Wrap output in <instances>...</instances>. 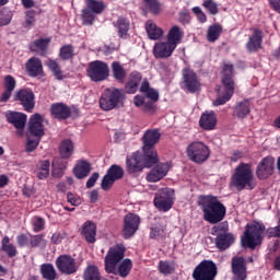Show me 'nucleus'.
Returning a JSON list of instances; mask_svg holds the SVG:
<instances>
[{
	"label": "nucleus",
	"mask_w": 280,
	"mask_h": 280,
	"mask_svg": "<svg viewBox=\"0 0 280 280\" xmlns=\"http://www.w3.org/2000/svg\"><path fill=\"white\" fill-rule=\"evenodd\" d=\"M183 89H186L188 93H198L202 89V83L194 71H185L183 73Z\"/></svg>",
	"instance_id": "18"
},
{
	"label": "nucleus",
	"mask_w": 280,
	"mask_h": 280,
	"mask_svg": "<svg viewBox=\"0 0 280 280\" xmlns=\"http://www.w3.org/2000/svg\"><path fill=\"white\" fill-rule=\"evenodd\" d=\"M153 205L159 211L167 213V211H170L174 205V199H172V192L170 191V188H163L158 194H155Z\"/></svg>",
	"instance_id": "14"
},
{
	"label": "nucleus",
	"mask_w": 280,
	"mask_h": 280,
	"mask_svg": "<svg viewBox=\"0 0 280 280\" xmlns=\"http://www.w3.org/2000/svg\"><path fill=\"white\" fill-rule=\"evenodd\" d=\"M198 206L203 213V220L209 224H219L226 218V206L220 201L218 196L201 195L198 197Z\"/></svg>",
	"instance_id": "2"
},
{
	"label": "nucleus",
	"mask_w": 280,
	"mask_h": 280,
	"mask_svg": "<svg viewBox=\"0 0 280 280\" xmlns=\"http://www.w3.org/2000/svg\"><path fill=\"white\" fill-rule=\"evenodd\" d=\"M144 3L145 10H148L154 16H159L162 12L161 2L159 0H142Z\"/></svg>",
	"instance_id": "45"
},
{
	"label": "nucleus",
	"mask_w": 280,
	"mask_h": 280,
	"mask_svg": "<svg viewBox=\"0 0 280 280\" xmlns=\"http://www.w3.org/2000/svg\"><path fill=\"white\" fill-rule=\"evenodd\" d=\"M126 100V94H124V90L119 89H107L100 98V106L102 110H113V108L117 107L119 102Z\"/></svg>",
	"instance_id": "9"
},
{
	"label": "nucleus",
	"mask_w": 280,
	"mask_h": 280,
	"mask_svg": "<svg viewBox=\"0 0 280 280\" xmlns=\"http://www.w3.org/2000/svg\"><path fill=\"white\" fill-rule=\"evenodd\" d=\"M121 178H124V167L113 164L103 177L101 187L104 191H108L115 185L116 180H121Z\"/></svg>",
	"instance_id": "12"
},
{
	"label": "nucleus",
	"mask_w": 280,
	"mask_h": 280,
	"mask_svg": "<svg viewBox=\"0 0 280 280\" xmlns=\"http://www.w3.org/2000/svg\"><path fill=\"white\" fill-rule=\"evenodd\" d=\"M140 158L144 164V167L148 170H150V167H154V165L159 164L160 161L159 151H156V148L142 147V153L140 152Z\"/></svg>",
	"instance_id": "21"
},
{
	"label": "nucleus",
	"mask_w": 280,
	"mask_h": 280,
	"mask_svg": "<svg viewBox=\"0 0 280 280\" xmlns=\"http://www.w3.org/2000/svg\"><path fill=\"white\" fill-rule=\"evenodd\" d=\"M266 234L268 240H272V237H280V225L275 228H268L266 230V224H264V222L261 221H254L253 223H247L241 242L245 248H250V250H255L257 246H261Z\"/></svg>",
	"instance_id": "1"
},
{
	"label": "nucleus",
	"mask_w": 280,
	"mask_h": 280,
	"mask_svg": "<svg viewBox=\"0 0 280 280\" xmlns=\"http://www.w3.org/2000/svg\"><path fill=\"white\" fill-rule=\"evenodd\" d=\"M83 280H102V276L97 266H88L83 272Z\"/></svg>",
	"instance_id": "41"
},
{
	"label": "nucleus",
	"mask_w": 280,
	"mask_h": 280,
	"mask_svg": "<svg viewBox=\"0 0 280 280\" xmlns=\"http://www.w3.org/2000/svg\"><path fill=\"white\" fill-rule=\"evenodd\" d=\"M75 57V48L71 44L63 45L59 50V58L61 60H73Z\"/></svg>",
	"instance_id": "44"
},
{
	"label": "nucleus",
	"mask_w": 280,
	"mask_h": 280,
	"mask_svg": "<svg viewBox=\"0 0 280 280\" xmlns=\"http://www.w3.org/2000/svg\"><path fill=\"white\" fill-rule=\"evenodd\" d=\"M50 113L54 119H69V106L65 103H55L50 107Z\"/></svg>",
	"instance_id": "33"
},
{
	"label": "nucleus",
	"mask_w": 280,
	"mask_h": 280,
	"mask_svg": "<svg viewBox=\"0 0 280 280\" xmlns=\"http://www.w3.org/2000/svg\"><path fill=\"white\" fill-rule=\"evenodd\" d=\"M175 268H174V264L167 261V260H161L159 262V271L162 275H172V272H174Z\"/></svg>",
	"instance_id": "54"
},
{
	"label": "nucleus",
	"mask_w": 280,
	"mask_h": 280,
	"mask_svg": "<svg viewBox=\"0 0 280 280\" xmlns=\"http://www.w3.org/2000/svg\"><path fill=\"white\" fill-rule=\"evenodd\" d=\"M100 179V173L95 172L91 175V177L86 182V188L91 189L92 187H95V184Z\"/></svg>",
	"instance_id": "60"
},
{
	"label": "nucleus",
	"mask_w": 280,
	"mask_h": 280,
	"mask_svg": "<svg viewBox=\"0 0 280 280\" xmlns=\"http://www.w3.org/2000/svg\"><path fill=\"white\" fill-rule=\"evenodd\" d=\"M28 132L37 139L45 137V127L43 126V116L40 114H34L31 116L28 121Z\"/></svg>",
	"instance_id": "20"
},
{
	"label": "nucleus",
	"mask_w": 280,
	"mask_h": 280,
	"mask_svg": "<svg viewBox=\"0 0 280 280\" xmlns=\"http://www.w3.org/2000/svg\"><path fill=\"white\" fill-rule=\"evenodd\" d=\"M40 273L43 279L46 280H56L57 277L56 268L52 264H43L40 266Z\"/></svg>",
	"instance_id": "43"
},
{
	"label": "nucleus",
	"mask_w": 280,
	"mask_h": 280,
	"mask_svg": "<svg viewBox=\"0 0 280 280\" xmlns=\"http://www.w3.org/2000/svg\"><path fill=\"white\" fill-rule=\"evenodd\" d=\"M186 154L189 161L196 163L197 165H202L207 163L211 156V149L202 141H194L186 148Z\"/></svg>",
	"instance_id": "4"
},
{
	"label": "nucleus",
	"mask_w": 280,
	"mask_h": 280,
	"mask_svg": "<svg viewBox=\"0 0 280 280\" xmlns=\"http://www.w3.org/2000/svg\"><path fill=\"white\" fill-rule=\"evenodd\" d=\"M145 170V164L141 160V152H133L126 158V171L128 174H139Z\"/></svg>",
	"instance_id": "19"
},
{
	"label": "nucleus",
	"mask_w": 280,
	"mask_h": 280,
	"mask_svg": "<svg viewBox=\"0 0 280 280\" xmlns=\"http://www.w3.org/2000/svg\"><path fill=\"white\" fill-rule=\"evenodd\" d=\"M232 280L248 279V260L243 256H234L231 260Z\"/></svg>",
	"instance_id": "11"
},
{
	"label": "nucleus",
	"mask_w": 280,
	"mask_h": 280,
	"mask_svg": "<svg viewBox=\"0 0 280 280\" xmlns=\"http://www.w3.org/2000/svg\"><path fill=\"white\" fill-rule=\"evenodd\" d=\"M49 43H51V38H38L30 44V50L34 52H39L40 56H47V51L49 49Z\"/></svg>",
	"instance_id": "30"
},
{
	"label": "nucleus",
	"mask_w": 280,
	"mask_h": 280,
	"mask_svg": "<svg viewBox=\"0 0 280 280\" xmlns=\"http://www.w3.org/2000/svg\"><path fill=\"white\" fill-rule=\"evenodd\" d=\"M3 86L4 91L0 96V102H8L16 89V80L12 75H5Z\"/></svg>",
	"instance_id": "32"
},
{
	"label": "nucleus",
	"mask_w": 280,
	"mask_h": 280,
	"mask_svg": "<svg viewBox=\"0 0 280 280\" xmlns=\"http://www.w3.org/2000/svg\"><path fill=\"white\" fill-rule=\"evenodd\" d=\"M28 246L31 248H45L47 246V240H45V234L32 235L28 241Z\"/></svg>",
	"instance_id": "47"
},
{
	"label": "nucleus",
	"mask_w": 280,
	"mask_h": 280,
	"mask_svg": "<svg viewBox=\"0 0 280 280\" xmlns=\"http://www.w3.org/2000/svg\"><path fill=\"white\" fill-rule=\"evenodd\" d=\"M81 235L88 244H95L97 241V225L93 221H86L81 228Z\"/></svg>",
	"instance_id": "24"
},
{
	"label": "nucleus",
	"mask_w": 280,
	"mask_h": 280,
	"mask_svg": "<svg viewBox=\"0 0 280 280\" xmlns=\"http://www.w3.org/2000/svg\"><path fill=\"white\" fill-rule=\"evenodd\" d=\"M170 167H172V162H158L147 175L148 183H159V180H163L167 176Z\"/></svg>",
	"instance_id": "17"
},
{
	"label": "nucleus",
	"mask_w": 280,
	"mask_h": 280,
	"mask_svg": "<svg viewBox=\"0 0 280 280\" xmlns=\"http://www.w3.org/2000/svg\"><path fill=\"white\" fill-rule=\"evenodd\" d=\"M235 242V236L231 233H220L215 237V246L219 250H226L231 248L232 244Z\"/></svg>",
	"instance_id": "31"
},
{
	"label": "nucleus",
	"mask_w": 280,
	"mask_h": 280,
	"mask_svg": "<svg viewBox=\"0 0 280 280\" xmlns=\"http://www.w3.org/2000/svg\"><path fill=\"white\" fill-rule=\"evenodd\" d=\"M38 143H40V138H37L36 140H32L28 138L25 147L26 152H34V150L38 148Z\"/></svg>",
	"instance_id": "59"
},
{
	"label": "nucleus",
	"mask_w": 280,
	"mask_h": 280,
	"mask_svg": "<svg viewBox=\"0 0 280 280\" xmlns=\"http://www.w3.org/2000/svg\"><path fill=\"white\" fill-rule=\"evenodd\" d=\"M183 36H185V33L178 27V25H174L168 31L166 42H168L173 47H178L180 45V42L183 40Z\"/></svg>",
	"instance_id": "34"
},
{
	"label": "nucleus",
	"mask_w": 280,
	"mask_h": 280,
	"mask_svg": "<svg viewBox=\"0 0 280 280\" xmlns=\"http://www.w3.org/2000/svg\"><path fill=\"white\" fill-rule=\"evenodd\" d=\"M113 25L118 37L126 40V38H128V32H130V20L124 15H120L115 22H113Z\"/></svg>",
	"instance_id": "25"
},
{
	"label": "nucleus",
	"mask_w": 280,
	"mask_h": 280,
	"mask_svg": "<svg viewBox=\"0 0 280 280\" xmlns=\"http://www.w3.org/2000/svg\"><path fill=\"white\" fill-rule=\"evenodd\" d=\"M145 32L150 40H159L163 36V28L159 27L152 20L147 21Z\"/></svg>",
	"instance_id": "35"
},
{
	"label": "nucleus",
	"mask_w": 280,
	"mask_h": 280,
	"mask_svg": "<svg viewBox=\"0 0 280 280\" xmlns=\"http://www.w3.org/2000/svg\"><path fill=\"white\" fill-rule=\"evenodd\" d=\"M221 34H222V25H220V24L210 25L207 31L208 43H215V40H218V38H220Z\"/></svg>",
	"instance_id": "42"
},
{
	"label": "nucleus",
	"mask_w": 280,
	"mask_h": 280,
	"mask_svg": "<svg viewBox=\"0 0 280 280\" xmlns=\"http://www.w3.org/2000/svg\"><path fill=\"white\" fill-rule=\"evenodd\" d=\"M141 224V218L135 213H128L124 218L122 237L124 240H130L139 231Z\"/></svg>",
	"instance_id": "13"
},
{
	"label": "nucleus",
	"mask_w": 280,
	"mask_h": 280,
	"mask_svg": "<svg viewBox=\"0 0 280 280\" xmlns=\"http://www.w3.org/2000/svg\"><path fill=\"white\" fill-rule=\"evenodd\" d=\"M179 23L183 25H189L191 23V15L189 12H180L179 13Z\"/></svg>",
	"instance_id": "61"
},
{
	"label": "nucleus",
	"mask_w": 280,
	"mask_h": 280,
	"mask_svg": "<svg viewBox=\"0 0 280 280\" xmlns=\"http://www.w3.org/2000/svg\"><path fill=\"white\" fill-rule=\"evenodd\" d=\"M88 71H109L108 63L95 60L89 63Z\"/></svg>",
	"instance_id": "52"
},
{
	"label": "nucleus",
	"mask_w": 280,
	"mask_h": 280,
	"mask_svg": "<svg viewBox=\"0 0 280 280\" xmlns=\"http://www.w3.org/2000/svg\"><path fill=\"white\" fill-rule=\"evenodd\" d=\"M36 25V11L35 10H27L25 11V20L22 24L24 30H32Z\"/></svg>",
	"instance_id": "48"
},
{
	"label": "nucleus",
	"mask_w": 280,
	"mask_h": 280,
	"mask_svg": "<svg viewBox=\"0 0 280 280\" xmlns=\"http://www.w3.org/2000/svg\"><path fill=\"white\" fill-rule=\"evenodd\" d=\"M108 71H88L86 75L92 82H104L108 78Z\"/></svg>",
	"instance_id": "51"
},
{
	"label": "nucleus",
	"mask_w": 280,
	"mask_h": 280,
	"mask_svg": "<svg viewBox=\"0 0 280 280\" xmlns=\"http://www.w3.org/2000/svg\"><path fill=\"white\" fill-rule=\"evenodd\" d=\"M4 117L8 124L15 127L16 130H23L25 128V124H27V114H23L21 112H12L9 110L4 114Z\"/></svg>",
	"instance_id": "23"
},
{
	"label": "nucleus",
	"mask_w": 280,
	"mask_h": 280,
	"mask_svg": "<svg viewBox=\"0 0 280 280\" xmlns=\"http://www.w3.org/2000/svg\"><path fill=\"white\" fill-rule=\"evenodd\" d=\"M144 95L148 100H151V102H159V92L154 90V88H151Z\"/></svg>",
	"instance_id": "62"
},
{
	"label": "nucleus",
	"mask_w": 280,
	"mask_h": 280,
	"mask_svg": "<svg viewBox=\"0 0 280 280\" xmlns=\"http://www.w3.org/2000/svg\"><path fill=\"white\" fill-rule=\"evenodd\" d=\"M86 7L81 11L83 25H93L95 18L106 10V3L102 0H86Z\"/></svg>",
	"instance_id": "7"
},
{
	"label": "nucleus",
	"mask_w": 280,
	"mask_h": 280,
	"mask_svg": "<svg viewBox=\"0 0 280 280\" xmlns=\"http://www.w3.org/2000/svg\"><path fill=\"white\" fill-rule=\"evenodd\" d=\"M59 153L61 159H71V155L73 154V142L70 139L61 141Z\"/></svg>",
	"instance_id": "40"
},
{
	"label": "nucleus",
	"mask_w": 280,
	"mask_h": 280,
	"mask_svg": "<svg viewBox=\"0 0 280 280\" xmlns=\"http://www.w3.org/2000/svg\"><path fill=\"white\" fill-rule=\"evenodd\" d=\"M16 242L20 248H23L24 246H27V244H30V238H27V235L21 234V235H18Z\"/></svg>",
	"instance_id": "63"
},
{
	"label": "nucleus",
	"mask_w": 280,
	"mask_h": 280,
	"mask_svg": "<svg viewBox=\"0 0 280 280\" xmlns=\"http://www.w3.org/2000/svg\"><path fill=\"white\" fill-rule=\"evenodd\" d=\"M26 71H43V61L37 57H31L25 63Z\"/></svg>",
	"instance_id": "50"
},
{
	"label": "nucleus",
	"mask_w": 280,
	"mask_h": 280,
	"mask_svg": "<svg viewBox=\"0 0 280 280\" xmlns=\"http://www.w3.org/2000/svg\"><path fill=\"white\" fill-rule=\"evenodd\" d=\"M176 48L168 42H160L154 45L153 56L155 58H170Z\"/></svg>",
	"instance_id": "26"
},
{
	"label": "nucleus",
	"mask_w": 280,
	"mask_h": 280,
	"mask_svg": "<svg viewBox=\"0 0 280 280\" xmlns=\"http://www.w3.org/2000/svg\"><path fill=\"white\" fill-rule=\"evenodd\" d=\"M161 141V131L159 129H149L142 137V148H156V143Z\"/></svg>",
	"instance_id": "29"
},
{
	"label": "nucleus",
	"mask_w": 280,
	"mask_h": 280,
	"mask_svg": "<svg viewBox=\"0 0 280 280\" xmlns=\"http://www.w3.org/2000/svg\"><path fill=\"white\" fill-rule=\"evenodd\" d=\"M73 174L79 180L86 178L91 174V163L86 161L79 162L73 168Z\"/></svg>",
	"instance_id": "37"
},
{
	"label": "nucleus",
	"mask_w": 280,
	"mask_h": 280,
	"mask_svg": "<svg viewBox=\"0 0 280 280\" xmlns=\"http://www.w3.org/2000/svg\"><path fill=\"white\" fill-rule=\"evenodd\" d=\"M218 125V116L215 112H206L201 114L199 119V126L202 130H214Z\"/></svg>",
	"instance_id": "27"
},
{
	"label": "nucleus",
	"mask_w": 280,
	"mask_h": 280,
	"mask_svg": "<svg viewBox=\"0 0 280 280\" xmlns=\"http://www.w3.org/2000/svg\"><path fill=\"white\" fill-rule=\"evenodd\" d=\"M46 65L50 71H60V63H58V60L48 59Z\"/></svg>",
	"instance_id": "64"
},
{
	"label": "nucleus",
	"mask_w": 280,
	"mask_h": 280,
	"mask_svg": "<svg viewBox=\"0 0 280 280\" xmlns=\"http://www.w3.org/2000/svg\"><path fill=\"white\" fill-rule=\"evenodd\" d=\"M275 173V158H264L256 167V176L258 180H267Z\"/></svg>",
	"instance_id": "15"
},
{
	"label": "nucleus",
	"mask_w": 280,
	"mask_h": 280,
	"mask_svg": "<svg viewBox=\"0 0 280 280\" xmlns=\"http://www.w3.org/2000/svg\"><path fill=\"white\" fill-rule=\"evenodd\" d=\"M192 13L197 16L199 23H207V14H205L200 7H194Z\"/></svg>",
	"instance_id": "56"
},
{
	"label": "nucleus",
	"mask_w": 280,
	"mask_h": 280,
	"mask_svg": "<svg viewBox=\"0 0 280 280\" xmlns=\"http://www.w3.org/2000/svg\"><path fill=\"white\" fill-rule=\"evenodd\" d=\"M66 170H67L66 161H62V159L52 161V171H51L52 178H62L65 176Z\"/></svg>",
	"instance_id": "39"
},
{
	"label": "nucleus",
	"mask_w": 280,
	"mask_h": 280,
	"mask_svg": "<svg viewBox=\"0 0 280 280\" xmlns=\"http://www.w3.org/2000/svg\"><path fill=\"white\" fill-rule=\"evenodd\" d=\"M215 277H218V265L213 260H202L192 271L194 280H215Z\"/></svg>",
	"instance_id": "8"
},
{
	"label": "nucleus",
	"mask_w": 280,
	"mask_h": 280,
	"mask_svg": "<svg viewBox=\"0 0 280 280\" xmlns=\"http://www.w3.org/2000/svg\"><path fill=\"white\" fill-rule=\"evenodd\" d=\"M143 113H149L150 115H154L156 113V105H154V101L144 102L142 105Z\"/></svg>",
	"instance_id": "57"
},
{
	"label": "nucleus",
	"mask_w": 280,
	"mask_h": 280,
	"mask_svg": "<svg viewBox=\"0 0 280 280\" xmlns=\"http://www.w3.org/2000/svg\"><path fill=\"white\" fill-rule=\"evenodd\" d=\"M1 250L10 257V259L16 257L19 255V250L16 249V246L12 243H10V236H3L1 241Z\"/></svg>",
	"instance_id": "38"
},
{
	"label": "nucleus",
	"mask_w": 280,
	"mask_h": 280,
	"mask_svg": "<svg viewBox=\"0 0 280 280\" xmlns=\"http://www.w3.org/2000/svg\"><path fill=\"white\" fill-rule=\"evenodd\" d=\"M56 266L61 275H75L78 272V265L75 258L70 255H61L56 260Z\"/></svg>",
	"instance_id": "16"
},
{
	"label": "nucleus",
	"mask_w": 280,
	"mask_h": 280,
	"mask_svg": "<svg viewBox=\"0 0 280 280\" xmlns=\"http://www.w3.org/2000/svg\"><path fill=\"white\" fill-rule=\"evenodd\" d=\"M13 101L18 102L25 113H34V108H36V94L30 88L16 91L13 95Z\"/></svg>",
	"instance_id": "10"
},
{
	"label": "nucleus",
	"mask_w": 280,
	"mask_h": 280,
	"mask_svg": "<svg viewBox=\"0 0 280 280\" xmlns=\"http://www.w3.org/2000/svg\"><path fill=\"white\" fill-rule=\"evenodd\" d=\"M202 8H205L207 12L210 13L212 16H215V14L220 12V9L218 8V2L213 0H205L202 2Z\"/></svg>",
	"instance_id": "53"
},
{
	"label": "nucleus",
	"mask_w": 280,
	"mask_h": 280,
	"mask_svg": "<svg viewBox=\"0 0 280 280\" xmlns=\"http://www.w3.org/2000/svg\"><path fill=\"white\" fill-rule=\"evenodd\" d=\"M231 185L235 187L237 191H244V189L253 191V189L257 187V180L253 174V165L241 163L232 175Z\"/></svg>",
	"instance_id": "3"
},
{
	"label": "nucleus",
	"mask_w": 280,
	"mask_h": 280,
	"mask_svg": "<svg viewBox=\"0 0 280 280\" xmlns=\"http://www.w3.org/2000/svg\"><path fill=\"white\" fill-rule=\"evenodd\" d=\"M264 43V31L260 28H254L248 42L246 43V49L249 54H255L261 49Z\"/></svg>",
	"instance_id": "22"
},
{
	"label": "nucleus",
	"mask_w": 280,
	"mask_h": 280,
	"mask_svg": "<svg viewBox=\"0 0 280 280\" xmlns=\"http://www.w3.org/2000/svg\"><path fill=\"white\" fill-rule=\"evenodd\" d=\"M13 16L14 13L12 12V9L8 7L0 9V27H5V25H10V23H12Z\"/></svg>",
	"instance_id": "46"
},
{
	"label": "nucleus",
	"mask_w": 280,
	"mask_h": 280,
	"mask_svg": "<svg viewBox=\"0 0 280 280\" xmlns=\"http://www.w3.org/2000/svg\"><path fill=\"white\" fill-rule=\"evenodd\" d=\"M223 92L217 95L213 106H224L226 102H231V97L235 94V79L233 72H223L221 77Z\"/></svg>",
	"instance_id": "5"
},
{
	"label": "nucleus",
	"mask_w": 280,
	"mask_h": 280,
	"mask_svg": "<svg viewBox=\"0 0 280 280\" xmlns=\"http://www.w3.org/2000/svg\"><path fill=\"white\" fill-rule=\"evenodd\" d=\"M233 117H236V119H246L247 116L250 115V101L248 98H245L233 107Z\"/></svg>",
	"instance_id": "28"
},
{
	"label": "nucleus",
	"mask_w": 280,
	"mask_h": 280,
	"mask_svg": "<svg viewBox=\"0 0 280 280\" xmlns=\"http://www.w3.org/2000/svg\"><path fill=\"white\" fill-rule=\"evenodd\" d=\"M67 201L72 205V207H78L79 205L82 203V200L80 197L75 196L73 192L69 191L67 194Z\"/></svg>",
	"instance_id": "58"
},
{
	"label": "nucleus",
	"mask_w": 280,
	"mask_h": 280,
	"mask_svg": "<svg viewBox=\"0 0 280 280\" xmlns=\"http://www.w3.org/2000/svg\"><path fill=\"white\" fill-rule=\"evenodd\" d=\"M130 270H132V260L126 258L118 266V275L122 279H126L130 275Z\"/></svg>",
	"instance_id": "49"
},
{
	"label": "nucleus",
	"mask_w": 280,
	"mask_h": 280,
	"mask_svg": "<svg viewBox=\"0 0 280 280\" xmlns=\"http://www.w3.org/2000/svg\"><path fill=\"white\" fill-rule=\"evenodd\" d=\"M32 224L34 233H40V231H45V219L43 217H33Z\"/></svg>",
	"instance_id": "55"
},
{
	"label": "nucleus",
	"mask_w": 280,
	"mask_h": 280,
	"mask_svg": "<svg viewBox=\"0 0 280 280\" xmlns=\"http://www.w3.org/2000/svg\"><path fill=\"white\" fill-rule=\"evenodd\" d=\"M126 257V246L124 244H116L109 247L105 256V272L115 275L117 272V264Z\"/></svg>",
	"instance_id": "6"
},
{
	"label": "nucleus",
	"mask_w": 280,
	"mask_h": 280,
	"mask_svg": "<svg viewBox=\"0 0 280 280\" xmlns=\"http://www.w3.org/2000/svg\"><path fill=\"white\" fill-rule=\"evenodd\" d=\"M141 73L131 72L129 82L125 85V92L129 94H135L139 91V84H141Z\"/></svg>",
	"instance_id": "36"
}]
</instances>
